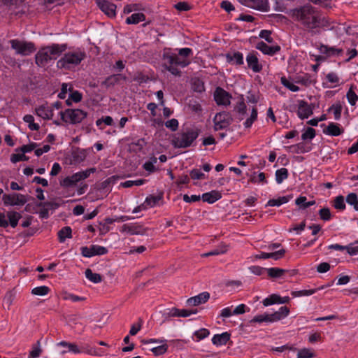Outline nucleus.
I'll use <instances>...</instances> for the list:
<instances>
[{"label":"nucleus","instance_id":"f257e3e1","mask_svg":"<svg viewBox=\"0 0 358 358\" xmlns=\"http://www.w3.org/2000/svg\"><path fill=\"white\" fill-rule=\"evenodd\" d=\"M289 15L294 21L308 31L319 28L322 24L320 11L310 4L290 10Z\"/></svg>","mask_w":358,"mask_h":358},{"label":"nucleus","instance_id":"f03ea898","mask_svg":"<svg viewBox=\"0 0 358 358\" xmlns=\"http://www.w3.org/2000/svg\"><path fill=\"white\" fill-rule=\"evenodd\" d=\"M192 55V50L189 48H180L178 53L171 49H164L162 55L163 66L174 76H180L178 66L184 68L190 64L189 57Z\"/></svg>","mask_w":358,"mask_h":358},{"label":"nucleus","instance_id":"7ed1b4c3","mask_svg":"<svg viewBox=\"0 0 358 358\" xmlns=\"http://www.w3.org/2000/svg\"><path fill=\"white\" fill-rule=\"evenodd\" d=\"M66 48V44L53 43L41 48L35 55L36 64L41 67L45 66L49 61L56 59L65 52Z\"/></svg>","mask_w":358,"mask_h":358},{"label":"nucleus","instance_id":"20e7f679","mask_svg":"<svg viewBox=\"0 0 358 358\" xmlns=\"http://www.w3.org/2000/svg\"><path fill=\"white\" fill-rule=\"evenodd\" d=\"M248 110L250 111V115L243 122V125L246 129L250 128L252 124L257 120L258 113L256 106H252L251 108L248 109L245 103L244 97L243 95H241L238 98V101L234 106V112L235 113L236 118L238 121L243 120L248 115Z\"/></svg>","mask_w":358,"mask_h":358},{"label":"nucleus","instance_id":"39448f33","mask_svg":"<svg viewBox=\"0 0 358 358\" xmlns=\"http://www.w3.org/2000/svg\"><path fill=\"white\" fill-rule=\"evenodd\" d=\"M85 57L86 53L83 50L77 48L69 50L57 61V66L60 69L71 70L78 66Z\"/></svg>","mask_w":358,"mask_h":358},{"label":"nucleus","instance_id":"423d86ee","mask_svg":"<svg viewBox=\"0 0 358 358\" xmlns=\"http://www.w3.org/2000/svg\"><path fill=\"white\" fill-rule=\"evenodd\" d=\"M198 136V131L190 129L175 136L172 140V144L175 148H186L189 147Z\"/></svg>","mask_w":358,"mask_h":358},{"label":"nucleus","instance_id":"0eeeda50","mask_svg":"<svg viewBox=\"0 0 358 358\" xmlns=\"http://www.w3.org/2000/svg\"><path fill=\"white\" fill-rule=\"evenodd\" d=\"M59 114L64 122L70 124L80 123L87 117V113L80 109L69 108Z\"/></svg>","mask_w":358,"mask_h":358},{"label":"nucleus","instance_id":"6e6552de","mask_svg":"<svg viewBox=\"0 0 358 358\" xmlns=\"http://www.w3.org/2000/svg\"><path fill=\"white\" fill-rule=\"evenodd\" d=\"M11 48L15 50L16 54L27 56L35 52L36 48L32 42L22 41L13 39L9 41Z\"/></svg>","mask_w":358,"mask_h":358},{"label":"nucleus","instance_id":"1a4fd4ad","mask_svg":"<svg viewBox=\"0 0 358 358\" xmlns=\"http://www.w3.org/2000/svg\"><path fill=\"white\" fill-rule=\"evenodd\" d=\"M215 130H220L227 128L232 122V117L229 113L223 111L217 113L214 118Z\"/></svg>","mask_w":358,"mask_h":358},{"label":"nucleus","instance_id":"9d476101","mask_svg":"<svg viewBox=\"0 0 358 358\" xmlns=\"http://www.w3.org/2000/svg\"><path fill=\"white\" fill-rule=\"evenodd\" d=\"M167 341L165 339H143L141 343L144 345L150 343L160 344L159 346L153 347L150 350L154 353L155 355L158 356L164 354L168 350V345L166 344Z\"/></svg>","mask_w":358,"mask_h":358},{"label":"nucleus","instance_id":"9b49d317","mask_svg":"<svg viewBox=\"0 0 358 358\" xmlns=\"http://www.w3.org/2000/svg\"><path fill=\"white\" fill-rule=\"evenodd\" d=\"M2 199L6 206H23L27 201L24 195L17 193L4 194Z\"/></svg>","mask_w":358,"mask_h":358},{"label":"nucleus","instance_id":"f8f14e48","mask_svg":"<svg viewBox=\"0 0 358 358\" xmlns=\"http://www.w3.org/2000/svg\"><path fill=\"white\" fill-rule=\"evenodd\" d=\"M81 254L85 257H92L95 255H103L108 252L106 248L98 245H92L90 247H82Z\"/></svg>","mask_w":358,"mask_h":358},{"label":"nucleus","instance_id":"ddd939ff","mask_svg":"<svg viewBox=\"0 0 358 358\" xmlns=\"http://www.w3.org/2000/svg\"><path fill=\"white\" fill-rule=\"evenodd\" d=\"M214 99L219 106H229L231 103V95L221 87L216 88Z\"/></svg>","mask_w":358,"mask_h":358},{"label":"nucleus","instance_id":"4468645a","mask_svg":"<svg viewBox=\"0 0 358 358\" xmlns=\"http://www.w3.org/2000/svg\"><path fill=\"white\" fill-rule=\"evenodd\" d=\"M241 4L258 10L266 11L268 10V0H238Z\"/></svg>","mask_w":358,"mask_h":358},{"label":"nucleus","instance_id":"2eb2a0df","mask_svg":"<svg viewBox=\"0 0 358 358\" xmlns=\"http://www.w3.org/2000/svg\"><path fill=\"white\" fill-rule=\"evenodd\" d=\"M57 346L66 348L69 352H72L75 354L91 352L90 347L87 345H82L80 346H78L75 343H68L66 341H61L57 343Z\"/></svg>","mask_w":358,"mask_h":358},{"label":"nucleus","instance_id":"dca6fc26","mask_svg":"<svg viewBox=\"0 0 358 358\" xmlns=\"http://www.w3.org/2000/svg\"><path fill=\"white\" fill-rule=\"evenodd\" d=\"M99 8L109 17L116 15V5L106 0H96Z\"/></svg>","mask_w":358,"mask_h":358},{"label":"nucleus","instance_id":"f3484780","mask_svg":"<svg viewBox=\"0 0 358 358\" xmlns=\"http://www.w3.org/2000/svg\"><path fill=\"white\" fill-rule=\"evenodd\" d=\"M120 231L121 233L130 235H143L145 233V229L136 223L124 224L120 227Z\"/></svg>","mask_w":358,"mask_h":358},{"label":"nucleus","instance_id":"a211bd4d","mask_svg":"<svg viewBox=\"0 0 358 358\" xmlns=\"http://www.w3.org/2000/svg\"><path fill=\"white\" fill-rule=\"evenodd\" d=\"M313 107L306 101L301 100L299 101L297 115L302 120L308 118L313 114Z\"/></svg>","mask_w":358,"mask_h":358},{"label":"nucleus","instance_id":"6ab92c4d","mask_svg":"<svg viewBox=\"0 0 358 358\" xmlns=\"http://www.w3.org/2000/svg\"><path fill=\"white\" fill-rule=\"evenodd\" d=\"M246 62L248 67L254 72L257 73L262 70V65L259 64L258 58L254 52H250L247 55Z\"/></svg>","mask_w":358,"mask_h":358},{"label":"nucleus","instance_id":"aec40b11","mask_svg":"<svg viewBox=\"0 0 358 358\" xmlns=\"http://www.w3.org/2000/svg\"><path fill=\"white\" fill-rule=\"evenodd\" d=\"M36 113L44 120H50L53 116V110L48 105H41L36 108Z\"/></svg>","mask_w":358,"mask_h":358},{"label":"nucleus","instance_id":"412c9836","mask_svg":"<svg viewBox=\"0 0 358 358\" xmlns=\"http://www.w3.org/2000/svg\"><path fill=\"white\" fill-rule=\"evenodd\" d=\"M256 48H257V49L262 51L264 54L268 55H275L280 49V47L278 45L269 46L263 41L259 42L257 44Z\"/></svg>","mask_w":358,"mask_h":358},{"label":"nucleus","instance_id":"4be33fe9","mask_svg":"<svg viewBox=\"0 0 358 358\" xmlns=\"http://www.w3.org/2000/svg\"><path fill=\"white\" fill-rule=\"evenodd\" d=\"M210 298L208 292H204L197 296L191 297L187 300V303L190 306H198L206 303Z\"/></svg>","mask_w":358,"mask_h":358},{"label":"nucleus","instance_id":"5701e85b","mask_svg":"<svg viewBox=\"0 0 358 358\" xmlns=\"http://www.w3.org/2000/svg\"><path fill=\"white\" fill-rule=\"evenodd\" d=\"M319 50L320 53L324 54L327 57L338 56L341 55L343 52V50L341 48L329 47L327 45H321Z\"/></svg>","mask_w":358,"mask_h":358},{"label":"nucleus","instance_id":"b1692460","mask_svg":"<svg viewBox=\"0 0 358 358\" xmlns=\"http://www.w3.org/2000/svg\"><path fill=\"white\" fill-rule=\"evenodd\" d=\"M231 334L228 332H224L220 334H215L212 338V343L217 346L224 345L230 340Z\"/></svg>","mask_w":358,"mask_h":358},{"label":"nucleus","instance_id":"393cba45","mask_svg":"<svg viewBox=\"0 0 358 358\" xmlns=\"http://www.w3.org/2000/svg\"><path fill=\"white\" fill-rule=\"evenodd\" d=\"M343 131V129L339 127V124L334 122L329 123L324 129V134L332 136H338L342 134Z\"/></svg>","mask_w":358,"mask_h":358},{"label":"nucleus","instance_id":"a878e982","mask_svg":"<svg viewBox=\"0 0 358 358\" xmlns=\"http://www.w3.org/2000/svg\"><path fill=\"white\" fill-rule=\"evenodd\" d=\"M226 58L228 62L236 64L242 65L243 64V55L240 52H234L232 53H227Z\"/></svg>","mask_w":358,"mask_h":358},{"label":"nucleus","instance_id":"bb28decb","mask_svg":"<svg viewBox=\"0 0 358 358\" xmlns=\"http://www.w3.org/2000/svg\"><path fill=\"white\" fill-rule=\"evenodd\" d=\"M222 197V194L218 191H211L202 194L203 201L208 203H213Z\"/></svg>","mask_w":358,"mask_h":358},{"label":"nucleus","instance_id":"cd10ccee","mask_svg":"<svg viewBox=\"0 0 358 358\" xmlns=\"http://www.w3.org/2000/svg\"><path fill=\"white\" fill-rule=\"evenodd\" d=\"M95 171V169H89L85 171H80L74 173L71 176V179L73 180L74 183L76 184L78 182L87 178L92 173Z\"/></svg>","mask_w":358,"mask_h":358},{"label":"nucleus","instance_id":"c85d7f7f","mask_svg":"<svg viewBox=\"0 0 358 358\" xmlns=\"http://www.w3.org/2000/svg\"><path fill=\"white\" fill-rule=\"evenodd\" d=\"M22 217L20 213L14 210L7 212V218L8 219V226L10 225L13 228L17 227L19 220Z\"/></svg>","mask_w":358,"mask_h":358},{"label":"nucleus","instance_id":"c756f323","mask_svg":"<svg viewBox=\"0 0 358 358\" xmlns=\"http://www.w3.org/2000/svg\"><path fill=\"white\" fill-rule=\"evenodd\" d=\"M227 250H228V245L222 243L220 245H218L216 248L213 249V250H211L208 252L202 254L201 257H207L213 256V255H219L225 253Z\"/></svg>","mask_w":358,"mask_h":358},{"label":"nucleus","instance_id":"7c9ffc66","mask_svg":"<svg viewBox=\"0 0 358 358\" xmlns=\"http://www.w3.org/2000/svg\"><path fill=\"white\" fill-rule=\"evenodd\" d=\"M145 20V16L143 13H136L126 19V23L127 24H136L141 22H143Z\"/></svg>","mask_w":358,"mask_h":358},{"label":"nucleus","instance_id":"2f4dec72","mask_svg":"<svg viewBox=\"0 0 358 358\" xmlns=\"http://www.w3.org/2000/svg\"><path fill=\"white\" fill-rule=\"evenodd\" d=\"M72 230L70 227H64L58 231V238L60 243H64L67 238H71Z\"/></svg>","mask_w":358,"mask_h":358},{"label":"nucleus","instance_id":"473e14b6","mask_svg":"<svg viewBox=\"0 0 358 358\" xmlns=\"http://www.w3.org/2000/svg\"><path fill=\"white\" fill-rule=\"evenodd\" d=\"M85 275L86 278L94 283H99L102 281V276L96 273H93L90 268L85 270Z\"/></svg>","mask_w":358,"mask_h":358},{"label":"nucleus","instance_id":"72a5a7b5","mask_svg":"<svg viewBox=\"0 0 358 358\" xmlns=\"http://www.w3.org/2000/svg\"><path fill=\"white\" fill-rule=\"evenodd\" d=\"M288 170L285 168H281L275 171V180L278 184H281L284 180L288 178Z\"/></svg>","mask_w":358,"mask_h":358},{"label":"nucleus","instance_id":"f704fd0d","mask_svg":"<svg viewBox=\"0 0 358 358\" xmlns=\"http://www.w3.org/2000/svg\"><path fill=\"white\" fill-rule=\"evenodd\" d=\"M280 296L276 294H273L270 295L268 297L264 299L262 303L264 306H268L275 303L280 304Z\"/></svg>","mask_w":358,"mask_h":358},{"label":"nucleus","instance_id":"c9c22d12","mask_svg":"<svg viewBox=\"0 0 358 358\" xmlns=\"http://www.w3.org/2000/svg\"><path fill=\"white\" fill-rule=\"evenodd\" d=\"M286 272V270L276 267L268 268L266 269V273L271 278H274L281 277Z\"/></svg>","mask_w":358,"mask_h":358},{"label":"nucleus","instance_id":"e433bc0d","mask_svg":"<svg viewBox=\"0 0 358 358\" xmlns=\"http://www.w3.org/2000/svg\"><path fill=\"white\" fill-rule=\"evenodd\" d=\"M342 106L340 103L333 104L329 109V113H332L336 120H338L341 117Z\"/></svg>","mask_w":358,"mask_h":358},{"label":"nucleus","instance_id":"4c0bfd02","mask_svg":"<svg viewBox=\"0 0 358 358\" xmlns=\"http://www.w3.org/2000/svg\"><path fill=\"white\" fill-rule=\"evenodd\" d=\"M23 120L28 124L29 128L32 131H38L40 128L38 124L34 123V118L31 115H26Z\"/></svg>","mask_w":358,"mask_h":358},{"label":"nucleus","instance_id":"58836bf2","mask_svg":"<svg viewBox=\"0 0 358 358\" xmlns=\"http://www.w3.org/2000/svg\"><path fill=\"white\" fill-rule=\"evenodd\" d=\"M333 206L338 210H345V203L344 196L341 195L336 196L333 201Z\"/></svg>","mask_w":358,"mask_h":358},{"label":"nucleus","instance_id":"ea45409f","mask_svg":"<svg viewBox=\"0 0 358 358\" xmlns=\"http://www.w3.org/2000/svg\"><path fill=\"white\" fill-rule=\"evenodd\" d=\"M315 356V354L312 351V350L308 348H302L299 350L297 353V358H314Z\"/></svg>","mask_w":358,"mask_h":358},{"label":"nucleus","instance_id":"a19ab883","mask_svg":"<svg viewBox=\"0 0 358 358\" xmlns=\"http://www.w3.org/2000/svg\"><path fill=\"white\" fill-rule=\"evenodd\" d=\"M160 199V196H150L145 199L143 203L145 206H146V209H148V208H152L155 206Z\"/></svg>","mask_w":358,"mask_h":358},{"label":"nucleus","instance_id":"79ce46f5","mask_svg":"<svg viewBox=\"0 0 358 358\" xmlns=\"http://www.w3.org/2000/svg\"><path fill=\"white\" fill-rule=\"evenodd\" d=\"M317 291V289H303V290H299V291H293L291 292V294L293 297H300L303 296H310L313 294H315Z\"/></svg>","mask_w":358,"mask_h":358},{"label":"nucleus","instance_id":"37998d69","mask_svg":"<svg viewBox=\"0 0 358 358\" xmlns=\"http://www.w3.org/2000/svg\"><path fill=\"white\" fill-rule=\"evenodd\" d=\"M250 181L253 183H267L265 173L263 172H260L257 175H256V173H254L253 175L251 176Z\"/></svg>","mask_w":358,"mask_h":358},{"label":"nucleus","instance_id":"c03bdc74","mask_svg":"<svg viewBox=\"0 0 358 358\" xmlns=\"http://www.w3.org/2000/svg\"><path fill=\"white\" fill-rule=\"evenodd\" d=\"M129 220H130V217L127 216V215H121V216H116L114 218L106 217V218H105L104 221H105L106 224H111L115 222H123L127 221Z\"/></svg>","mask_w":358,"mask_h":358},{"label":"nucleus","instance_id":"a18cd8bd","mask_svg":"<svg viewBox=\"0 0 358 358\" xmlns=\"http://www.w3.org/2000/svg\"><path fill=\"white\" fill-rule=\"evenodd\" d=\"M145 181L146 180L144 179H138V180H127L124 182H122L120 184V185L123 187L128 188V187H131L134 185H136V186L142 185L145 182Z\"/></svg>","mask_w":358,"mask_h":358},{"label":"nucleus","instance_id":"49530a36","mask_svg":"<svg viewBox=\"0 0 358 358\" xmlns=\"http://www.w3.org/2000/svg\"><path fill=\"white\" fill-rule=\"evenodd\" d=\"M50 292V288L47 286H40L34 288L31 290V294L34 295L45 296Z\"/></svg>","mask_w":358,"mask_h":358},{"label":"nucleus","instance_id":"de8ad7c7","mask_svg":"<svg viewBox=\"0 0 358 358\" xmlns=\"http://www.w3.org/2000/svg\"><path fill=\"white\" fill-rule=\"evenodd\" d=\"M280 80L281 83L292 92H298L299 90V87L298 86L288 80L286 78L282 77Z\"/></svg>","mask_w":358,"mask_h":358},{"label":"nucleus","instance_id":"09e8293b","mask_svg":"<svg viewBox=\"0 0 358 358\" xmlns=\"http://www.w3.org/2000/svg\"><path fill=\"white\" fill-rule=\"evenodd\" d=\"M104 124L106 125H113V120L110 116H105L100 119H98L96 122V124L100 129H103L102 127V124Z\"/></svg>","mask_w":358,"mask_h":358},{"label":"nucleus","instance_id":"8fccbe9b","mask_svg":"<svg viewBox=\"0 0 358 358\" xmlns=\"http://www.w3.org/2000/svg\"><path fill=\"white\" fill-rule=\"evenodd\" d=\"M346 97L349 103L352 106H355L358 100V96L354 92L352 87H350L347 92Z\"/></svg>","mask_w":358,"mask_h":358},{"label":"nucleus","instance_id":"3c124183","mask_svg":"<svg viewBox=\"0 0 358 358\" xmlns=\"http://www.w3.org/2000/svg\"><path fill=\"white\" fill-rule=\"evenodd\" d=\"M210 334V331L207 329H201L198 331H196L194 333V336L196 338V341H199L206 337H208Z\"/></svg>","mask_w":358,"mask_h":358},{"label":"nucleus","instance_id":"603ef678","mask_svg":"<svg viewBox=\"0 0 358 358\" xmlns=\"http://www.w3.org/2000/svg\"><path fill=\"white\" fill-rule=\"evenodd\" d=\"M82 99V95L80 92L78 91L73 92L71 94L69 99L66 101V103L67 105H71V101L73 102H79Z\"/></svg>","mask_w":358,"mask_h":358},{"label":"nucleus","instance_id":"864d4df0","mask_svg":"<svg viewBox=\"0 0 358 358\" xmlns=\"http://www.w3.org/2000/svg\"><path fill=\"white\" fill-rule=\"evenodd\" d=\"M280 320L285 319L289 314V309L287 306H281L278 311L275 312Z\"/></svg>","mask_w":358,"mask_h":358},{"label":"nucleus","instance_id":"5fc2aeb1","mask_svg":"<svg viewBox=\"0 0 358 358\" xmlns=\"http://www.w3.org/2000/svg\"><path fill=\"white\" fill-rule=\"evenodd\" d=\"M189 176L193 180H203L206 178V175L196 169H192L189 173Z\"/></svg>","mask_w":358,"mask_h":358},{"label":"nucleus","instance_id":"6e6d98bb","mask_svg":"<svg viewBox=\"0 0 358 358\" xmlns=\"http://www.w3.org/2000/svg\"><path fill=\"white\" fill-rule=\"evenodd\" d=\"M315 136V130L311 127H308L301 135V138L304 141L312 140Z\"/></svg>","mask_w":358,"mask_h":358},{"label":"nucleus","instance_id":"4d7b16f0","mask_svg":"<svg viewBox=\"0 0 358 358\" xmlns=\"http://www.w3.org/2000/svg\"><path fill=\"white\" fill-rule=\"evenodd\" d=\"M41 349L40 348L39 341L37 342V344L34 345L32 348V350L30 351L29 357V358H37L41 354Z\"/></svg>","mask_w":358,"mask_h":358},{"label":"nucleus","instance_id":"13d9d810","mask_svg":"<svg viewBox=\"0 0 358 358\" xmlns=\"http://www.w3.org/2000/svg\"><path fill=\"white\" fill-rule=\"evenodd\" d=\"M319 215L324 221H328L331 218L330 210L328 208H323L320 210Z\"/></svg>","mask_w":358,"mask_h":358},{"label":"nucleus","instance_id":"bf43d9fd","mask_svg":"<svg viewBox=\"0 0 358 358\" xmlns=\"http://www.w3.org/2000/svg\"><path fill=\"white\" fill-rule=\"evenodd\" d=\"M286 253L285 250L281 249L280 250H278L276 252H269V258H272L275 260L280 259L282 258Z\"/></svg>","mask_w":358,"mask_h":358},{"label":"nucleus","instance_id":"052dcab7","mask_svg":"<svg viewBox=\"0 0 358 358\" xmlns=\"http://www.w3.org/2000/svg\"><path fill=\"white\" fill-rule=\"evenodd\" d=\"M120 79L125 80L126 77L121 74L113 75V76L108 77L106 80V82L108 83L109 84L114 85V84L117 83V82H119V80Z\"/></svg>","mask_w":358,"mask_h":358},{"label":"nucleus","instance_id":"680f3d73","mask_svg":"<svg viewBox=\"0 0 358 358\" xmlns=\"http://www.w3.org/2000/svg\"><path fill=\"white\" fill-rule=\"evenodd\" d=\"M25 160H27V157L23 152L22 154H13L10 156V161L13 163H17L18 162L25 161Z\"/></svg>","mask_w":358,"mask_h":358},{"label":"nucleus","instance_id":"e2e57ef3","mask_svg":"<svg viewBox=\"0 0 358 358\" xmlns=\"http://www.w3.org/2000/svg\"><path fill=\"white\" fill-rule=\"evenodd\" d=\"M143 320L139 318L138 324H134L129 331V334L131 336H135L141 329Z\"/></svg>","mask_w":358,"mask_h":358},{"label":"nucleus","instance_id":"0e129e2a","mask_svg":"<svg viewBox=\"0 0 358 358\" xmlns=\"http://www.w3.org/2000/svg\"><path fill=\"white\" fill-rule=\"evenodd\" d=\"M165 126L171 131H176L178 128V121L176 119H171L165 123Z\"/></svg>","mask_w":358,"mask_h":358},{"label":"nucleus","instance_id":"69168bd1","mask_svg":"<svg viewBox=\"0 0 358 358\" xmlns=\"http://www.w3.org/2000/svg\"><path fill=\"white\" fill-rule=\"evenodd\" d=\"M326 78L329 83L334 84L338 83L340 80L338 75L334 72H330L328 74H327Z\"/></svg>","mask_w":358,"mask_h":358},{"label":"nucleus","instance_id":"338daca9","mask_svg":"<svg viewBox=\"0 0 358 358\" xmlns=\"http://www.w3.org/2000/svg\"><path fill=\"white\" fill-rule=\"evenodd\" d=\"M266 269L267 268L259 266H252L250 267V271L257 275H262L264 272H266Z\"/></svg>","mask_w":358,"mask_h":358},{"label":"nucleus","instance_id":"774afa93","mask_svg":"<svg viewBox=\"0 0 358 358\" xmlns=\"http://www.w3.org/2000/svg\"><path fill=\"white\" fill-rule=\"evenodd\" d=\"M346 202L355 207L356 203H357V195L355 193H350L346 196Z\"/></svg>","mask_w":358,"mask_h":358}]
</instances>
